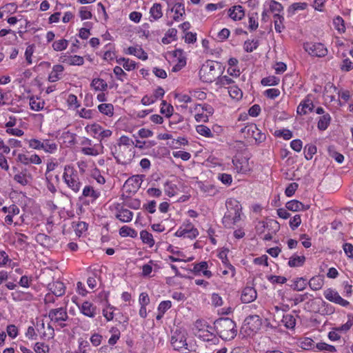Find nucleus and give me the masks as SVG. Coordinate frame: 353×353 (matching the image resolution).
Wrapping results in <instances>:
<instances>
[{"instance_id": "f257e3e1", "label": "nucleus", "mask_w": 353, "mask_h": 353, "mask_svg": "<svg viewBox=\"0 0 353 353\" xmlns=\"http://www.w3.org/2000/svg\"><path fill=\"white\" fill-rule=\"evenodd\" d=\"M236 323L228 317H222L214 322V328L217 334L225 341H231L237 334Z\"/></svg>"}, {"instance_id": "f03ea898", "label": "nucleus", "mask_w": 353, "mask_h": 353, "mask_svg": "<svg viewBox=\"0 0 353 353\" xmlns=\"http://www.w3.org/2000/svg\"><path fill=\"white\" fill-rule=\"evenodd\" d=\"M214 327L210 325L207 321L202 319H197L192 327L194 334L204 341H212L215 343V341H218L215 334L212 332Z\"/></svg>"}, {"instance_id": "7ed1b4c3", "label": "nucleus", "mask_w": 353, "mask_h": 353, "mask_svg": "<svg viewBox=\"0 0 353 353\" xmlns=\"http://www.w3.org/2000/svg\"><path fill=\"white\" fill-rule=\"evenodd\" d=\"M63 178L68 186L74 192L80 190L81 183L79 181L77 172L70 165H65L64 168Z\"/></svg>"}, {"instance_id": "20e7f679", "label": "nucleus", "mask_w": 353, "mask_h": 353, "mask_svg": "<svg viewBox=\"0 0 353 353\" xmlns=\"http://www.w3.org/2000/svg\"><path fill=\"white\" fill-rule=\"evenodd\" d=\"M240 132L244 134L245 137H252L258 143L263 142L266 139L265 133L259 130L255 123H250L242 128Z\"/></svg>"}, {"instance_id": "39448f33", "label": "nucleus", "mask_w": 353, "mask_h": 353, "mask_svg": "<svg viewBox=\"0 0 353 353\" xmlns=\"http://www.w3.org/2000/svg\"><path fill=\"white\" fill-rule=\"evenodd\" d=\"M303 48L312 57H324L327 54V49L321 43L307 42L303 44Z\"/></svg>"}, {"instance_id": "423d86ee", "label": "nucleus", "mask_w": 353, "mask_h": 353, "mask_svg": "<svg viewBox=\"0 0 353 353\" xmlns=\"http://www.w3.org/2000/svg\"><path fill=\"white\" fill-rule=\"evenodd\" d=\"M199 76L203 82H213L216 78L214 63L212 61H208L203 64L200 69Z\"/></svg>"}, {"instance_id": "0eeeda50", "label": "nucleus", "mask_w": 353, "mask_h": 353, "mask_svg": "<svg viewBox=\"0 0 353 353\" xmlns=\"http://www.w3.org/2000/svg\"><path fill=\"white\" fill-rule=\"evenodd\" d=\"M171 344L175 350L181 351L183 353H188L190 350L186 343V337L184 334L176 331L171 337Z\"/></svg>"}, {"instance_id": "6e6552de", "label": "nucleus", "mask_w": 353, "mask_h": 353, "mask_svg": "<svg viewBox=\"0 0 353 353\" xmlns=\"http://www.w3.org/2000/svg\"><path fill=\"white\" fill-rule=\"evenodd\" d=\"M325 298L332 303L340 305L343 307H347L350 305V302L343 299L339 294L332 288H327L323 292Z\"/></svg>"}, {"instance_id": "1a4fd4ad", "label": "nucleus", "mask_w": 353, "mask_h": 353, "mask_svg": "<svg viewBox=\"0 0 353 353\" xmlns=\"http://www.w3.org/2000/svg\"><path fill=\"white\" fill-rule=\"evenodd\" d=\"M174 235L178 237H188L191 239H195L199 235V231L194 228L191 223L187 224L185 228L180 227Z\"/></svg>"}, {"instance_id": "9d476101", "label": "nucleus", "mask_w": 353, "mask_h": 353, "mask_svg": "<svg viewBox=\"0 0 353 353\" xmlns=\"http://www.w3.org/2000/svg\"><path fill=\"white\" fill-rule=\"evenodd\" d=\"M227 212H231L234 214V222H238L240 220L241 205L239 202L235 199H229L225 202Z\"/></svg>"}, {"instance_id": "9b49d317", "label": "nucleus", "mask_w": 353, "mask_h": 353, "mask_svg": "<svg viewBox=\"0 0 353 353\" xmlns=\"http://www.w3.org/2000/svg\"><path fill=\"white\" fill-rule=\"evenodd\" d=\"M48 317L51 321L59 323L65 321L68 319V315L66 308L59 307L50 310L48 312Z\"/></svg>"}, {"instance_id": "f8f14e48", "label": "nucleus", "mask_w": 353, "mask_h": 353, "mask_svg": "<svg viewBox=\"0 0 353 353\" xmlns=\"http://www.w3.org/2000/svg\"><path fill=\"white\" fill-rule=\"evenodd\" d=\"M245 325L252 332H256L262 325V320L259 315H250L244 321Z\"/></svg>"}, {"instance_id": "ddd939ff", "label": "nucleus", "mask_w": 353, "mask_h": 353, "mask_svg": "<svg viewBox=\"0 0 353 353\" xmlns=\"http://www.w3.org/2000/svg\"><path fill=\"white\" fill-rule=\"evenodd\" d=\"M257 296V293L254 288L245 287L241 293V299L243 303H248L254 301Z\"/></svg>"}, {"instance_id": "4468645a", "label": "nucleus", "mask_w": 353, "mask_h": 353, "mask_svg": "<svg viewBox=\"0 0 353 353\" xmlns=\"http://www.w3.org/2000/svg\"><path fill=\"white\" fill-rule=\"evenodd\" d=\"M228 16L234 21L241 20L245 16L243 8L240 6H234L228 10Z\"/></svg>"}, {"instance_id": "2eb2a0df", "label": "nucleus", "mask_w": 353, "mask_h": 353, "mask_svg": "<svg viewBox=\"0 0 353 353\" xmlns=\"http://www.w3.org/2000/svg\"><path fill=\"white\" fill-rule=\"evenodd\" d=\"M48 288L56 296H61L65 293V285L63 283L59 281L49 283Z\"/></svg>"}, {"instance_id": "dca6fc26", "label": "nucleus", "mask_w": 353, "mask_h": 353, "mask_svg": "<svg viewBox=\"0 0 353 353\" xmlns=\"http://www.w3.org/2000/svg\"><path fill=\"white\" fill-rule=\"evenodd\" d=\"M80 310L83 314L90 318H94L97 314V307L89 301L83 302Z\"/></svg>"}, {"instance_id": "f3484780", "label": "nucleus", "mask_w": 353, "mask_h": 353, "mask_svg": "<svg viewBox=\"0 0 353 353\" xmlns=\"http://www.w3.org/2000/svg\"><path fill=\"white\" fill-rule=\"evenodd\" d=\"M62 61L72 65H82L84 63V59L82 57L79 55H63L61 57Z\"/></svg>"}, {"instance_id": "a211bd4d", "label": "nucleus", "mask_w": 353, "mask_h": 353, "mask_svg": "<svg viewBox=\"0 0 353 353\" xmlns=\"http://www.w3.org/2000/svg\"><path fill=\"white\" fill-rule=\"evenodd\" d=\"M116 217L121 222L128 223L132 221L133 213L128 209L121 208L118 210Z\"/></svg>"}, {"instance_id": "6ab92c4d", "label": "nucleus", "mask_w": 353, "mask_h": 353, "mask_svg": "<svg viewBox=\"0 0 353 353\" xmlns=\"http://www.w3.org/2000/svg\"><path fill=\"white\" fill-rule=\"evenodd\" d=\"M36 241L43 247H50L52 245L53 240L46 234L39 233L35 237Z\"/></svg>"}, {"instance_id": "aec40b11", "label": "nucleus", "mask_w": 353, "mask_h": 353, "mask_svg": "<svg viewBox=\"0 0 353 353\" xmlns=\"http://www.w3.org/2000/svg\"><path fill=\"white\" fill-rule=\"evenodd\" d=\"M64 68L61 65H54L52 68V71L48 76V80L50 82H55L60 79L59 74L62 73Z\"/></svg>"}, {"instance_id": "412c9836", "label": "nucleus", "mask_w": 353, "mask_h": 353, "mask_svg": "<svg viewBox=\"0 0 353 353\" xmlns=\"http://www.w3.org/2000/svg\"><path fill=\"white\" fill-rule=\"evenodd\" d=\"M127 54H132L136 56L140 59L142 60H146L148 59V54L147 53L141 48H137L134 47H129L127 50Z\"/></svg>"}, {"instance_id": "4be33fe9", "label": "nucleus", "mask_w": 353, "mask_h": 353, "mask_svg": "<svg viewBox=\"0 0 353 353\" xmlns=\"http://www.w3.org/2000/svg\"><path fill=\"white\" fill-rule=\"evenodd\" d=\"M170 12H174L175 15L173 19L176 21L179 20L180 17L185 14V6L181 3H176L174 6L170 9Z\"/></svg>"}, {"instance_id": "5701e85b", "label": "nucleus", "mask_w": 353, "mask_h": 353, "mask_svg": "<svg viewBox=\"0 0 353 353\" xmlns=\"http://www.w3.org/2000/svg\"><path fill=\"white\" fill-rule=\"evenodd\" d=\"M331 121V117L330 114L326 113L319 117L318 121L317 127L320 130H325L329 126Z\"/></svg>"}, {"instance_id": "b1692460", "label": "nucleus", "mask_w": 353, "mask_h": 353, "mask_svg": "<svg viewBox=\"0 0 353 353\" xmlns=\"http://www.w3.org/2000/svg\"><path fill=\"white\" fill-rule=\"evenodd\" d=\"M305 261V257L304 256H292L290 258L288 261V265L291 268L301 267L303 265Z\"/></svg>"}, {"instance_id": "393cba45", "label": "nucleus", "mask_w": 353, "mask_h": 353, "mask_svg": "<svg viewBox=\"0 0 353 353\" xmlns=\"http://www.w3.org/2000/svg\"><path fill=\"white\" fill-rule=\"evenodd\" d=\"M308 285L312 290H319L323 287V279L319 276H314L309 281Z\"/></svg>"}, {"instance_id": "a878e982", "label": "nucleus", "mask_w": 353, "mask_h": 353, "mask_svg": "<svg viewBox=\"0 0 353 353\" xmlns=\"http://www.w3.org/2000/svg\"><path fill=\"white\" fill-rule=\"evenodd\" d=\"M150 16L154 20H158L163 16L162 6L160 3H154L150 10Z\"/></svg>"}, {"instance_id": "bb28decb", "label": "nucleus", "mask_w": 353, "mask_h": 353, "mask_svg": "<svg viewBox=\"0 0 353 353\" xmlns=\"http://www.w3.org/2000/svg\"><path fill=\"white\" fill-rule=\"evenodd\" d=\"M140 238L143 243L148 244L150 248L153 247L155 243L152 234L146 230H142L140 232Z\"/></svg>"}, {"instance_id": "cd10ccee", "label": "nucleus", "mask_w": 353, "mask_h": 353, "mask_svg": "<svg viewBox=\"0 0 353 353\" xmlns=\"http://www.w3.org/2000/svg\"><path fill=\"white\" fill-rule=\"evenodd\" d=\"M91 86L96 90L105 91L108 88L107 83L102 79H94L91 83Z\"/></svg>"}, {"instance_id": "c85d7f7f", "label": "nucleus", "mask_w": 353, "mask_h": 353, "mask_svg": "<svg viewBox=\"0 0 353 353\" xmlns=\"http://www.w3.org/2000/svg\"><path fill=\"white\" fill-rule=\"evenodd\" d=\"M303 204L298 200H292L285 204V208L288 210L292 212H299L303 209Z\"/></svg>"}, {"instance_id": "c756f323", "label": "nucleus", "mask_w": 353, "mask_h": 353, "mask_svg": "<svg viewBox=\"0 0 353 353\" xmlns=\"http://www.w3.org/2000/svg\"><path fill=\"white\" fill-rule=\"evenodd\" d=\"M119 234L123 237L130 236L136 238L137 236V232L130 227L124 225L120 228Z\"/></svg>"}, {"instance_id": "7c9ffc66", "label": "nucleus", "mask_w": 353, "mask_h": 353, "mask_svg": "<svg viewBox=\"0 0 353 353\" xmlns=\"http://www.w3.org/2000/svg\"><path fill=\"white\" fill-rule=\"evenodd\" d=\"M142 177L143 175H134L126 180L125 185H132L134 188H138L141 185Z\"/></svg>"}, {"instance_id": "2f4dec72", "label": "nucleus", "mask_w": 353, "mask_h": 353, "mask_svg": "<svg viewBox=\"0 0 353 353\" xmlns=\"http://www.w3.org/2000/svg\"><path fill=\"white\" fill-rule=\"evenodd\" d=\"M282 323L286 328L293 329L296 325V319L292 314H288L283 315Z\"/></svg>"}, {"instance_id": "473e14b6", "label": "nucleus", "mask_w": 353, "mask_h": 353, "mask_svg": "<svg viewBox=\"0 0 353 353\" xmlns=\"http://www.w3.org/2000/svg\"><path fill=\"white\" fill-rule=\"evenodd\" d=\"M98 110L101 113L109 117L114 114V106L111 103H101L98 105Z\"/></svg>"}, {"instance_id": "72a5a7b5", "label": "nucleus", "mask_w": 353, "mask_h": 353, "mask_svg": "<svg viewBox=\"0 0 353 353\" xmlns=\"http://www.w3.org/2000/svg\"><path fill=\"white\" fill-rule=\"evenodd\" d=\"M283 17L280 15L279 14L275 13L274 14V28L277 32H281L285 28V26L283 25Z\"/></svg>"}, {"instance_id": "f704fd0d", "label": "nucleus", "mask_w": 353, "mask_h": 353, "mask_svg": "<svg viewBox=\"0 0 353 353\" xmlns=\"http://www.w3.org/2000/svg\"><path fill=\"white\" fill-rule=\"evenodd\" d=\"M228 93L232 99L236 100L241 99L243 97L241 90L236 85H231L228 87Z\"/></svg>"}, {"instance_id": "c9c22d12", "label": "nucleus", "mask_w": 353, "mask_h": 353, "mask_svg": "<svg viewBox=\"0 0 353 353\" xmlns=\"http://www.w3.org/2000/svg\"><path fill=\"white\" fill-rule=\"evenodd\" d=\"M307 283L305 279L300 277L296 279L294 281V284L291 285V288L295 291H302L305 289Z\"/></svg>"}, {"instance_id": "e433bc0d", "label": "nucleus", "mask_w": 353, "mask_h": 353, "mask_svg": "<svg viewBox=\"0 0 353 353\" xmlns=\"http://www.w3.org/2000/svg\"><path fill=\"white\" fill-rule=\"evenodd\" d=\"M259 45L258 40H247L244 42L243 48L247 52H252L256 50Z\"/></svg>"}, {"instance_id": "4c0bfd02", "label": "nucleus", "mask_w": 353, "mask_h": 353, "mask_svg": "<svg viewBox=\"0 0 353 353\" xmlns=\"http://www.w3.org/2000/svg\"><path fill=\"white\" fill-rule=\"evenodd\" d=\"M353 325V314H347V321L338 327H336L335 328V330L336 331H338V332H347L348 331L351 327Z\"/></svg>"}, {"instance_id": "58836bf2", "label": "nucleus", "mask_w": 353, "mask_h": 353, "mask_svg": "<svg viewBox=\"0 0 353 353\" xmlns=\"http://www.w3.org/2000/svg\"><path fill=\"white\" fill-rule=\"evenodd\" d=\"M223 224L225 227L231 228L232 225L235 224L236 222H234V214L226 212L222 220Z\"/></svg>"}, {"instance_id": "ea45409f", "label": "nucleus", "mask_w": 353, "mask_h": 353, "mask_svg": "<svg viewBox=\"0 0 353 353\" xmlns=\"http://www.w3.org/2000/svg\"><path fill=\"white\" fill-rule=\"evenodd\" d=\"M83 195L85 197L90 196L93 199H97L99 196L100 193L95 191L92 186L87 185L83 190Z\"/></svg>"}, {"instance_id": "a19ab883", "label": "nucleus", "mask_w": 353, "mask_h": 353, "mask_svg": "<svg viewBox=\"0 0 353 353\" xmlns=\"http://www.w3.org/2000/svg\"><path fill=\"white\" fill-rule=\"evenodd\" d=\"M316 152V147L313 144H307L304 148L305 157L307 160L312 159Z\"/></svg>"}, {"instance_id": "79ce46f5", "label": "nucleus", "mask_w": 353, "mask_h": 353, "mask_svg": "<svg viewBox=\"0 0 353 353\" xmlns=\"http://www.w3.org/2000/svg\"><path fill=\"white\" fill-rule=\"evenodd\" d=\"M198 187L204 193H208L209 195L214 194V186L212 184L200 181L198 183Z\"/></svg>"}, {"instance_id": "37998d69", "label": "nucleus", "mask_w": 353, "mask_h": 353, "mask_svg": "<svg viewBox=\"0 0 353 353\" xmlns=\"http://www.w3.org/2000/svg\"><path fill=\"white\" fill-rule=\"evenodd\" d=\"M334 28L339 32H344L345 31V22L342 17L340 16L336 17L333 20Z\"/></svg>"}, {"instance_id": "c03bdc74", "label": "nucleus", "mask_w": 353, "mask_h": 353, "mask_svg": "<svg viewBox=\"0 0 353 353\" xmlns=\"http://www.w3.org/2000/svg\"><path fill=\"white\" fill-rule=\"evenodd\" d=\"M44 104H45L44 101H37V100H35L34 97H31L30 98V106L32 110L40 111V110H43V108L44 107Z\"/></svg>"}, {"instance_id": "a18cd8bd", "label": "nucleus", "mask_w": 353, "mask_h": 353, "mask_svg": "<svg viewBox=\"0 0 353 353\" xmlns=\"http://www.w3.org/2000/svg\"><path fill=\"white\" fill-rule=\"evenodd\" d=\"M68 41L66 39H60L56 41L52 44V48L55 51H62L67 48Z\"/></svg>"}, {"instance_id": "49530a36", "label": "nucleus", "mask_w": 353, "mask_h": 353, "mask_svg": "<svg viewBox=\"0 0 353 353\" xmlns=\"http://www.w3.org/2000/svg\"><path fill=\"white\" fill-rule=\"evenodd\" d=\"M196 130L199 134L205 137L210 138L213 137L210 129L204 125H197Z\"/></svg>"}, {"instance_id": "de8ad7c7", "label": "nucleus", "mask_w": 353, "mask_h": 353, "mask_svg": "<svg viewBox=\"0 0 353 353\" xmlns=\"http://www.w3.org/2000/svg\"><path fill=\"white\" fill-rule=\"evenodd\" d=\"M57 149V145L55 143L50 142L48 139H46L43 142L42 150L46 152L52 153Z\"/></svg>"}, {"instance_id": "09e8293b", "label": "nucleus", "mask_w": 353, "mask_h": 353, "mask_svg": "<svg viewBox=\"0 0 353 353\" xmlns=\"http://www.w3.org/2000/svg\"><path fill=\"white\" fill-rule=\"evenodd\" d=\"M279 79L274 76L265 77L261 80V84L265 86L276 85L279 84Z\"/></svg>"}, {"instance_id": "8fccbe9b", "label": "nucleus", "mask_w": 353, "mask_h": 353, "mask_svg": "<svg viewBox=\"0 0 353 353\" xmlns=\"http://www.w3.org/2000/svg\"><path fill=\"white\" fill-rule=\"evenodd\" d=\"M176 185L170 181L165 183V192L169 196H173L176 194Z\"/></svg>"}, {"instance_id": "3c124183", "label": "nucleus", "mask_w": 353, "mask_h": 353, "mask_svg": "<svg viewBox=\"0 0 353 353\" xmlns=\"http://www.w3.org/2000/svg\"><path fill=\"white\" fill-rule=\"evenodd\" d=\"M259 26L257 13H253L249 17L248 28L251 30H255Z\"/></svg>"}, {"instance_id": "603ef678", "label": "nucleus", "mask_w": 353, "mask_h": 353, "mask_svg": "<svg viewBox=\"0 0 353 353\" xmlns=\"http://www.w3.org/2000/svg\"><path fill=\"white\" fill-rule=\"evenodd\" d=\"M299 188V184L297 183H290L288 187L285 188V194L288 197H291L292 196L295 192L296 191V190L298 189Z\"/></svg>"}, {"instance_id": "864d4df0", "label": "nucleus", "mask_w": 353, "mask_h": 353, "mask_svg": "<svg viewBox=\"0 0 353 353\" xmlns=\"http://www.w3.org/2000/svg\"><path fill=\"white\" fill-rule=\"evenodd\" d=\"M208 265L206 261H201V263L194 264L192 272L194 274H199L201 272H203L204 269H208Z\"/></svg>"}, {"instance_id": "5fc2aeb1", "label": "nucleus", "mask_w": 353, "mask_h": 353, "mask_svg": "<svg viewBox=\"0 0 353 353\" xmlns=\"http://www.w3.org/2000/svg\"><path fill=\"white\" fill-rule=\"evenodd\" d=\"M90 130V132L93 135V137L96 139L99 136L100 132L101 130L103 129L102 127L97 123H94L90 126H88Z\"/></svg>"}, {"instance_id": "6e6d98bb", "label": "nucleus", "mask_w": 353, "mask_h": 353, "mask_svg": "<svg viewBox=\"0 0 353 353\" xmlns=\"http://www.w3.org/2000/svg\"><path fill=\"white\" fill-rule=\"evenodd\" d=\"M307 7V3H294L291 5L288 9V12L291 14H294L295 12L298 10H304Z\"/></svg>"}, {"instance_id": "4d7b16f0", "label": "nucleus", "mask_w": 353, "mask_h": 353, "mask_svg": "<svg viewBox=\"0 0 353 353\" xmlns=\"http://www.w3.org/2000/svg\"><path fill=\"white\" fill-rule=\"evenodd\" d=\"M316 347L320 351H327L330 352H334L336 351L334 346L327 344L325 343H318Z\"/></svg>"}, {"instance_id": "13d9d810", "label": "nucleus", "mask_w": 353, "mask_h": 353, "mask_svg": "<svg viewBox=\"0 0 353 353\" xmlns=\"http://www.w3.org/2000/svg\"><path fill=\"white\" fill-rule=\"evenodd\" d=\"M301 223V219L299 214H296L290 221V226L292 230L296 229Z\"/></svg>"}, {"instance_id": "bf43d9fd", "label": "nucleus", "mask_w": 353, "mask_h": 353, "mask_svg": "<svg viewBox=\"0 0 353 353\" xmlns=\"http://www.w3.org/2000/svg\"><path fill=\"white\" fill-rule=\"evenodd\" d=\"M275 134L277 137H282L285 140H289L293 136L292 132L290 130L286 129L276 131Z\"/></svg>"}, {"instance_id": "052dcab7", "label": "nucleus", "mask_w": 353, "mask_h": 353, "mask_svg": "<svg viewBox=\"0 0 353 353\" xmlns=\"http://www.w3.org/2000/svg\"><path fill=\"white\" fill-rule=\"evenodd\" d=\"M172 303L170 301H161L158 307V312L159 313H164L171 307Z\"/></svg>"}, {"instance_id": "680f3d73", "label": "nucleus", "mask_w": 353, "mask_h": 353, "mask_svg": "<svg viewBox=\"0 0 353 353\" xmlns=\"http://www.w3.org/2000/svg\"><path fill=\"white\" fill-rule=\"evenodd\" d=\"M232 83H234V81L231 78H230L229 77L225 76V75L219 77L216 81V84L219 85L220 86L230 85Z\"/></svg>"}, {"instance_id": "e2e57ef3", "label": "nucleus", "mask_w": 353, "mask_h": 353, "mask_svg": "<svg viewBox=\"0 0 353 353\" xmlns=\"http://www.w3.org/2000/svg\"><path fill=\"white\" fill-rule=\"evenodd\" d=\"M34 350L36 353H46L49 351V347L43 343H36Z\"/></svg>"}, {"instance_id": "0e129e2a", "label": "nucleus", "mask_w": 353, "mask_h": 353, "mask_svg": "<svg viewBox=\"0 0 353 353\" xmlns=\"http://www.w3.org/2000/svg\"><path fill=\"white\" fill-rule=\"evenodd\" d=\"M280 94V91L276 88H270L265 91V95L271 99H274Z\"/></svg>"}, {"instance_id": "69168bd1", "label": "nucleus", "mask_w": 353, "mask_h": 353, "mask_svg": "<svg viewBox=\"0 0 353 353\" xmlns=\"http://www.w3.org/2000/svg\"><path fill=\"white\" fill-rule=\"evenodd\" d=\"M172 154L174 157L181 158L183 161H188L191 157V154L189 152L185 151L173 152Z\"/></svg>"}, {"instance_id": "338daca9", "label": "nucleus", "mask_w": 353, "mask_h": 353, "mask_svg": "<svg viewBox=\"0 0 353 353\" xmlns=\"http://www.w3.org/2000/svg\"><path fill=\"white\" fill-rule=\"evenodd\" d=\"M283 10L282 5L275 1H272L270 4V11L271 12H278V14Z\"/></svg>"}, {"instance_id": "774afa93", "label": "nucleus", "mask_w": 353, "mask_h": 353, "mask_svg": "<svg viewBox=\"0 0 353 353\" xmlns=\"http://www.w3.org/2000/svg\"><path fill=\"white\" fill-rule=\"evenodd\" d=\"M218 179L225 185H230L232 182V176L225 173L220 174Z\"/></svg>"}]
</instances>
